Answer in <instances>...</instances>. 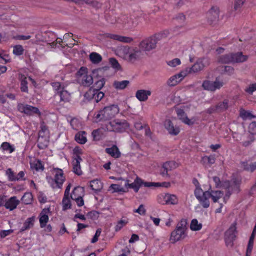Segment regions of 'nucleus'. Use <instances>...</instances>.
Instances as JSON below:
<instances>
[{"label":"nucleus","mask_w":256,"mask_h":256,"mask_svg":"<svg viewBox=\"0 0 256 256\" xmlns=\"http://www.w3.org/2000/svg\"><path fill=\"white\" fill-rule=\"evenodd\" d=\"M254 237V236L251 235L250 238L246 249V256H250L251 254V252L253 248Z\"/></svg>","instance_id":"52"},{"label":"nucleus","mask_w":256,"mask_h":256,"mask_svg":"<svg viewBox=\"0 0 256 256\" xmlns=\"http://www.w3.org/2000/svg\"><path fill=\"white\" fill-rule=\"evenodd\" d=\"M110 188L113 190L112 192H128V190H126V187L123 188L120 185L118 184H112Z\"/></svg>","instance_id":"47"},{"label":"nucleus","mask_w":256,"mask_h":256,"mask_svg":"<svg viewBox=\"0 0 256 256\" xmlns=\"http://www.w3.org/2000/svg\"><path fill=\"white\" fill-rule=\"evenodd\" d=\"M232 63H242L246 62L248 58V55L243 54L241 52L232 53Z\"/></svg>","instance_id":"23"},{"label":"nucleus","mask_w":256,"mask_h":256,"mask_svg":"<svg viewBox=\"0 0 256 256\" xmlns=\"http://www.w3.org/2000/svg\"><path fill=\"white\" fill-rule=\"evenodd\" d=\"M104 36L106 38L124 42L130 43L132 41V38L130 37L122 36L114 34L106 33L104 34Z\"/></svg>","instance_id":"19"},{"label":"nucleus","mask_w":256,"mask_h":256,"mask_svg":"<svg viewBox=\"0 0 256 256\" xmlns=\"http://www.w3.org/2000/svg\"><path fill=\"white\" fill-rule=\"evenodd\" d=\"M240 116L244 120L252 119L256 118V116H254L251 112L244 110H240Z\"/></svg>","instance_id":"48"},{"label":"nucleus","mask_w":256,"mask_h":256,"mask_svg":"<svg viewBox=\"0 0 256 256\" xmlns=\"http://www.w3.org/2000/svg\"><path fill=\"white\" fill-rule=\"evenodd\" d=\"M232 136L236 140H241L242 144L244 147L248 146L254 140V135L246 132H244L243 133L234 132Z\"/></svg>","instance_id":"10"},{"label":"nucleus","mask_w":256,"mask_h":256,"mask_svg":"<svg viewBox=\"0 0 256 256\" xmlns=\"http://www.w3.org/2000/svg\"><path fill=\"white\" fill-rule=\"evenodd\" d=\"M180 60L178 58H174L171 60H170L167 62V64L172 68H174L176 66L180 65Z\"/></svg>","instance_id":"59"},{"label":"nucleus","mask_w":256,"mask_h":256,"mask_svg":"<svg viewBox=\"0 0 256 256\" xmlns=\"http://www.w3.org/2000/svg\"><path fill=\"white\" fill-rule=\"evenodd\" d=\"M18 108L20 112H24L28 115H31L34 114H40V112L37 108L28 104H18Z\"/></svg>","instance_id":"14"},{"label":"nucleus","mask_w":256,"mask_h":256,"mask_svg":"<svg viewBox=\"0 0 256 256\" xmlns=\"http://www.w3.org/2000/svg\"><path fill=\"white\" fill-rule=\"evenodd\" d=\"M6 174L8 176V180L10 181H16V176L11 168H8L6 171Z\"/></svg>","instance_id":"61"},{"label":"nucleus","mask_w":256,"mask_h":256,"mask_svg":"<svg viewBox=\"0 0 256 256\" xmlns=\"http://www.w3.org/2000/svg\"><path fill=\"white\" fill-rule=\"evenodd\" d=\"M109 62L112 66L116 69H119L120 68V65L118 64V60L114 58H110Z\"/></svg>","instance_id":"63"},{"label":"nucleus","mask_w":256,"mask_h":256,"mask_svg":"<svg viewBox=\"0 0 256 256\" xmlns=\"http://www.w3.org/2000/svg\"><path fill=\"white\" fill-rule=\"evenodd\" d=\"M129 125L126 120H115L106 124V129L108 131L120 132L124 131Z\"/></svg>","instance_id":"8"},{"label":"nucleus","mask_w":256,"mask_h":256,"mask_svg":"<svg viewBox=\"0 0 256 256\" xmlns=\"http://www.w3.org/2000/svg\"><path fill=\"white\" fill-rule=\"evenodd\" d=\"M96 90L94 88H90L84 94V97L86 99L88 100H92L94 99Z\"/></svg>","instance_id":"50"},{"label":"nucleus","mask_w":256,"mask_h":256,"mask_svg":"<svg viewBox=\"0 0 256 256\" xmlns=\"http://www.w3.org/2000/svg\"><path fill=\"white\" fill-rule=\"evenodd\" d=\"M104 129L106 130V128H102L93 130L92 132V136L94 140H99L102 138V137L104 136L103 131Z\"/></svg>","instance_id":"41"},{"label":"nucleus","mask_w":256,"mask_h":256,"mask_svg":"<svg viewBox=\"0 0 256 256\" xmlns=\"http://www.w3.org/2000/svg\"><path fill=\"white\" fill-rule=\"evenodd\" d=\"M245 0H234V10L236 11L238 10L243 5Z\"/></svg>","instance_id":"62"},{"label":"nucleus","mask_w":256,"mask_h":256,"mask_svg":"<svg viewBox=\"0 0 256 256\" xmlns=\"http://www.w3.org/2000/svg\"><path fill=\"white\" fill-rule=\"evenodd\" d=\"M245 91L248 94H252L256 91V83L250 84L246 89Z\"/></svg>","instance_id":"60"},{"label":"nucleus","mask_w":256,"mask_h":256,"mask_svg":"<svg viewBox=\"0 0 256 256\" xmlns=\"http://www.w3.org/2000/svg\"><path fill=\"white\" fill-rule=\"evenodd\" d=\"M58 94L60 96V102H67L70 101V94L67 90L64 89L63 90H60Z\"/></svg>","instance_id":"36"},{"label":"nucleus","mask_w":256,"mask_h":256,"mask_svg":"<svg viewBox=\"0 0 256 256\" xmlns=\"http://www.w3.org/2000/svg\"><path fill=\"white\" fill-rule=\"evenodd\" d=\"M106 152L114 158H118L120 156V152L116 146H113L111 148H106Z\"/></svg>","instance_id":"32"},{"label":"nucleus","mask_w":256,"mask_h":256,"mask_svg":"<svg viewBox=\"0 0 256 256\" xmlns=\"http://www.w3.org/2000/svg\"><path fill=\"white\" fill-rule=\"evenodd\" d=\"M220 8L217 6H212L207 12L206 17L208 20L213 22L217 20L219 18Z\"/></svg>","instance_id":"16"},{"label":"nucleus","mask_w":256,"mask_h":256,"mask_svg":"<svg viewBox=\"0 0 256 256\" xmlns=\"http://www.w3.org/2000/svg\"><path fill=\"white\" fill-rule=\"evenodd\" d=\"M19 80L20 82V89L23 92H28V80H30L34 84L35 83L34 80L32 79L30 77L27 78L24 75L20 74L18 76Z\"/></svg>","instance_id":"24"},{"label":"nucleus","mask_w":256,"mask_h":256,"mask_svg":"<svg viewBox=\"0 0 256 256\" xmlns=\"http://www.w3.org/2000/svg\"><path fill=\"white\" fill-rule=\"evenodd\" d=\"M86 132H80L76 134L75 136L76 140L79 144H84L86 142Z\"/></svg>","instance_id":"38"},{"label":"nucleus","mask_w":256,"mask_h":256,"mask_svg":"<svg viewBox=\"0 0 256 256\" xmlns=\"http://www.w3.org/2000/svg\"><path fill=\"white\" fill-rule=\"evenodd\" d=\"M34 222V217L32 216L26 219L24 223L23 226L20 228V232H22L32 228Z\"/></svg>","instance_id":"34"},{"label":"nucleus","mask_w":256,"mask_h":256,"mask_svg":"<svg viewBox=\"0 0 256 256\" xmlns=\"http://www.w3.org/2000/svg\"><path fill=\"white\" fill-rule=\"evenodd\" d=\"M142 56V51L138 48H134L130 52L128 58L130 62H134L135 60L140 58Z\"/></svg>","instance_id":"27"},{"label":"nucleus","mask_w":256,"mask_h":256,"mask_svg":"<svg viewBox=\"0 0 256 256\" xmlns=\"http://www.w3.org/2000/svg\"><path fill=\"white\" fill-rule=\"evenodd\" d=\"M62 209L64 210L69 209V208H70L71 204H70V200L69 198V196L64 195V196L63 198L62 201Z\"/></svg>","instance_id":"46"},{"label":"nucleus","mask_w":256,"mask_h":256,"mask_svg":"<svg viewBox=\"0 0 256 256\" xmlns=\"http://www.w3.org/2000/svg\"><path fill=\"white\" fill-rule=\"evenodd\" d=\"M120 110L117 105L112 104L104 107L95 116L96 122L108 120L119 112Z\"/></svg>","instance_id":"3"},{"label":"nucleus","mask_w":256,"mask_h":256,"mask_svg":"<svg viewBox=\"0 0 256 256\" xmlns=\"http://www.w3.org/2000/svg\"><path fill=\"white\" fill-rule=\"evenodd\" d=\"M128 221L127 220H120L118 221L115 226L116 231L120 230L122 228H123L127 223Z\"/></svg>","instance_id":"57"},{"label":"nucleus","mask_w":256,"mask_h":256,"mask_svg":"<svg viewBox=\"0 0 256 256\" xmlns=\"http://www.w3.org/2000/svg\"><path fill=\"white\" fill-rule=\"evenodd\" d=\"M224 84V82L222 80L216 78L214 82H212V92H214L216 90H220Z\"/></svg>","instance_id":"43"},{"label":"nucleus","mask_w":256,"mask_h":256,"mask_svg":"<svg viewBox=\"0 0 256 256\" xmlns=\"http://www.w3.org/2000/svg\"><path fill=\"white\" fill-rule=\"evenodd\" d=\"M52 172L54 174V178H48V182L54 188H61L65 180L62 170L58 168H54Z\"/></svg>","instance_id":"7"},{"label":"nucleus","mask_w":256,"mask_h":256,"mask_svg":"<svg viewBox=\"0 0 256 256\" xmlns=\"http://www.w3.org/2000/svg\"><path fill=\"white\" fill-rule=\"evenodd\" d=\"M82 161V158L80 156L76 154L74 158V160L72 162L73 166V172L78 176H80L82 174V170H81L80 163Z\"/></svg>","instance_id":"21"},{"label":"nucleus","mask_w":256,"mask_h":256,"mask_svg":"<svg viewBox=\"0 0 256 256\" xmlns=\"http://www.w3.org/2000/svg\"><path fill=\"white\" fill-rule=\"evenodd\" d=\"M95 92L94 100L96 102H98L104 98V94L103 92H100L98 90H96Z\"/></svg>","instance_id":"56"},{"label":"nucleus","mask_w":256,"mask_h":256,"mask_svg":"<svg viewBox=\"0 0 256 256\" xmlns=\"http://www.w3.org/2000/svg\"><path fill=\"white\" fill-rule=\"evenodd\" d=\"M24 49L21 45H16L14 47L13 53L17 56L22 55L23 54Z\"/></svg>","instance_id":"55"},{"label":"nucleus","mask_w":256,"mask_h":256,"mask_svg":"<svg viewBox=\"0 0 256 256\" xmlns=\"http://www.w3.org/2000/svg\"><path fill=\"white\" fill-rule=\"evenodd\" d=\"M229 100H224L222 102H219L216 105L218 112H222L226 110L229 107Z\"/></svg>","instance_id":"33"},{"label":"nucleus","mask_w":256,"mask_h":256,"mask_svg":"<svg viewBox=\"0 0 256 256\" xmlns=\"http://www.w3.org/2000/svg\"><path fill=\"white\" fill-rule=\"evenodd\" d=\"M76 192H84V188L80 186H78L75 188L70 195V198L72 200H74L78 206H82L84 204V201L82 198V196H78V197H76L74 194Z\"/></svg>","instance_id":"20"},{"label":"nucleus","mask_w":256,"mask_h":256,"mask_svg":"<svg viewBox=\"0 0 256 256\" xmlns=\"http://www.w3.org/2000/svg\"><path fill=\"white\" fill-rule=\"evenodd\" d=\"M248 130V132H250L252 135L256 134V122H252L250 124Z\"/></svg>","instance_id":"64"},{"label":"nucleus","mask_w":256,"mask_h":256,"mask_svg":"<svg viewBox=\"0 0 256 256\" xmlns=\"http://www.w3.org/2000/svg\"><path fill=\"white\" fill-rule=\"evenodd\" d=\"M166 204H176L178 203L177 197L174 194H166L163 196Z\"/></svg>","instance_id":"30"},{"label":"nucleus","mask_w":256,"mask_h":256,"mask_svg":"<svg viewBox=\"0 0 256 256\" xmlns=\"http://www.w3.org/2000/svg\"><path fill=\"white\" fill-rule=\"evenodd\" d=\"M78 82L84 86H90L93 83V78L88 74L87 68L82 67L76 74Z\"/></svg>","instance_id":"9"},{"label":"nucleus","mask_w":256,"mask_h":256,"mask_svg":"<svg viewBox=\"0 0 256 256\" xmlns=\"http://www.w3.org/2000/svg\"><path fill=\"white\" fill-rule=\"evenodd\" d=\"M164 126L170 134L176 136L180 132L179 128L174 126L170 120H165Z\"/></svg>","instance_id":"22"},{"label":"nucleus","mask_w":256,"mask_h":256,"mask_svg":"<svg viewBox=\"0 0 256 256\" xmlns=\"http://www.w3.org/2000/svg\"><path fill=\"white\" fill-rule=\"evenodd\" d=\"M90 59L93 64H98L102 61V57L100 54L94 52L90 54Z\"/></svg>","instance_id":"44"},{"label":"nucleus","mask_w":256,"mask_h":256,"mask_svg":"<svg viewBox=\"0 0 256 256\" xmlns=\"http://www.w3.org/2000/svg\"><path fill=\"white\" fill-rule=\"evenodd\" d=\"M90 186L94 192H100L103 188V184L100 180L96 179L90 181Z\"/></svg>","instance_id":"29"},{"label":"nucleus","mask_w":256,"mask_h":256,"mask_svg":"<svg viewBox=\"0 0 256 256\" xmlns=\"http://www.w3.org/2000/svg\"><path fill=\"white\" fill-rule=\"evenodd\" d=\"M52 86L54 90L58 92V94L60 92V90L64 89L65 87L64 84H62L60 82H52Z\"/></svg>","instance_id":"53"},{"label":"nucleus","mask_w":256,"mask_h":256,"mask_svg":"<svg viewBox=\"0 0 256 256\" xmlns=\"http://www.w3.org/2000/svg\"><path fill=\"white\" fill-rule=\"evenodd\" d=\"M176 114L178 118L184 124L188 126H192L194 124L195 119L194 118H188L183 110L178 109L176 110Z\"/></svg>","instance_id":"17"},{"label":"nucleus","mask_w":256,"mask_h":256,"mask_svg":"<svg viewBox=\"0 0 256 256\" xmlns=\"http://www.w3.org/2000/svg\"><path fill=\"white\" fill-rule=\"evenodd\" d=\"M210 198V192L206 191L204 192V194L200 196V198H198L200 201V204L204 208H207L210 206V202L208 198Z\"/></svg>","instance_id":"31"},{"label":"nucleus","mask_w":256,"mask_h":256,"mask_svg":"<svg viewBox=\"0 0 256 256\" xmlns=\"http://www.w3.org/2000/svg\"><path fill=\"white\" fill-rule=\"evenodd\" d=\"M1 148L4 150H8L10 153H12L14 150V148L12 146L7 142H3L1 145Z\"/></svg>","instance_id":"58"},{"label":"nucleus","mask_w":256,"mask_h":256,"mask_svg":"<svg viewBox=\"0 0 256 256\" xmlns=\"http://www.w3.org/2000/svg\"><path fill=\"white\" fill-rule=\"evenodd\" d=\"M236 223L234 222L229 228L226 232L224 234V240L226 244L228 247L232 248L234 245V240L236 238Z\"/></svg>","instance_id":"11"},{"label":"nucleus","mask_w":256,"mask_h":256,"mask_svg":"<svg viewBox=\"0 0 256 256\" xmlns=\"http://www.w3.org/2000/svg\"><path fill=\"white\" fill-rule=\"evenodd\" d=\"M228 186L224 188L226 194L224 197V200L225 202L228 200L232 193L238 194L240 191V186L242 184V178L240 176L237 175H232L230 181L228 180Z\"/></svg>","instance_id":"4"},{"label":"nucleus","mask_w":256,"mask_h":256,"mask_svg":"<svg viewBox=\"0 0 256 256\" xmlns=\"http://www.w3.org/2000/svg\"><path fill=\"white\" fill-rule=\"evenodd\" d=\"M202 87L205 90L212 92V82L210 80H204L202 84Z\"/></svg>","instance_id":"54"},{"label":"nucleus","mask_w":256,"mask_h":256,"mask_svg":"<svg viewBox=\"0 0 256 256\" xmlns=\"http://www.w3.org/2000/svg\"><path fill=\"white\" fill-rule=\"evenodd\" d=\"M252 158L248 160H242L240 162V167L244 170L252 172L256 170V161L252 162Z\"/></svg>","instance_id":"13"},{"label":"nucleus","mask_w":256,"mask_h":256,"mask_svg":"<svg viewBox=\"0 0 256 256\" xmlns=\"http://www.w3.org/2000/svg\"><path fill=\"white\" fill-rule=\"evenodd\" d=\"M178 164L174 161L166 162L162 165L160 174L164 177L169 178L168 172L176 168Z\"/></svg>","instance_id":"12"},{"label":"nucleus","mask_w":256,"mask_h":256,"mask_svg":"<svg viewBox=\"0 0 256 256\" xmlns=\"http://www.w3.org/2000/svg\"><path fill=\"white\" fill-rule=\"evenodd\" d=\"M31 167L34 168L36 170H43L44 166L41 162L38 160H36L32 162H30Z\"/></svg>","instance_id":"51"},{"label":"nucleus","mask_w":256,"mask_h":256,"mask_svg":"<svg viewBox=\"0 0 256 256\" xmlns=\"http://www.w3.org/2000/svg\"><path fill=\"white\" fill-rule=\"evenodd\" d=\"M50 212L49 208H44L40 214V226L43 228L46 226V223L48 221V214Z\"/></svg>","instance_id":"26"},{"label":"nucleus","mask_w":256,"mask_h":256,"mask_svg":"<svg viewBox=\"0 0 256 256\" xmlns=\"http://www.w3.org/2000/svg\"><path fill=\"white\" fill-rule=\"evenodd\" d=\"M232 53L224 54L219 56L218 61L222 64L232 63Z\"/></svg>","instance_id":"37"},{"label":"nucleus","mask_w":256,"mask_h":256,"mask_svg":"<svg viewBox=\"0 0 256 256\" xmlns=\"http://www.w3.org/2000/svg\"><path fill=\"white\" fill-rule=\"evenodd\" d=\"M202 228V224L199 223L196 219H193L190 223V228L192 230L197 231Z\"/></svg>","instance_id":"45"},{"label":"nucleus","mask_w":256,"mask_h":256,"mask_svg":"<svg viewBox=\"0 0 256 256\" xmlns=\"http://www.w3.org/2000/svg\"><path fill=\"white\" fill-rule=\"evenodd\" d=\"M19 203L20 201L16 199V197L12 196L6 202L4 206L6 208L12 210L16 208Z\"/></svg>","instance_id":"28"},{"label":"nucleus","mask_w":256,"mask_h":256,"mask_svg":"<svg viewBox=\"0 0 256 256\" xmlns=\"http://www.w3.org/2000/svg\"><path fill=\"white\" fill-rule=\"evenodd\" d=\"M210 64L208 58H199L191 67L186 68L185 72L186 74H198L203 70L206 67L208 66Z\"/></svg>","instance_id":"5"},{"label":"nucleus","mask_w":256,"mask_h":256,"mask_svg":"<svg viewBox=\"0 0 256 256\" xmlns=\"http://www.w3.org/2000/svg\"><path fill=\"white\" fill-rule=\"evenodd\" d=\"M169 34L168 30H162L142 40L140 44V46L142 50L150 52L155 49L158 42L167 38Z\"/></svg>","instance_id":"1"},{"label":"nucleus","mask_w":256,"mask_h":256,"mask_svg":"<svg viewBox=\"0 0 256 256\" xmlns=\"http://www.w3.org/2000/svg\"><path fill=\"white\" fill-rule=\"evenodd\" d=\"M106 83V80L104 78L100 76L98 78V80H96L94 84V88L96 90H100L104 86Z\"/></svg>","instance_id":"42"},{"label":"nucleus","mask_w":256,"mask_h":256,"mask_svg":"<svg viewBox=\"0 0 256 256\" xmlns=\"http://www.w3.org/2000/svg\"><path fill=\"white\" fill-rule=\"evenodd\" d=\"M124 185L126 190H128V188H130L133 189L136 192H138L140 187L142 186V180L136 176L134 182L131 184L129 183L128 180H124Z\"/></svg>","instance_id":"15"},{"label":"nucleus","mask_w":256,"mask_h":256,"mask_svg":"<svg viewBox=\"0 0 256 256\" xmlns=\"http://www.w3.org/2000/svg\"><path fill=\"white\" fill-rule=\"evenodd\" d=\"M128 80H124L122 81H115L114 82V86L116 89L123 90L129 84Z\"/></svg>","instance_id":"40"},{"label":"nucleus","mask_w":256,"mask_h":256,"mask_svg":"<svg viewBox=\"0 0 256 256\" xmlns=\"http://www.w3.org/2000/svg\"><path fill=\"white\" fill-rule=\"evenodd\" d=\"M186 72H181L171 76L167 81L166 84L169 86H174L180 82L186 76Z\"/></svg>","instance_id":"18"},{"label":"nucleus","mask_w":256,"mask_h":256,"mask_svg":"<svg viewBox=\"0 0 256 256\" xmlns=\"http://www.w3.org/2000/svg\"><path fill=\"white\" fill-rule=\"evenodd\" d=\"M212 178L216 188L224 189L228 186V180L220 181L218 176H214Z\"/></svg>","instance_id":"35"},{"label":"nucleus","mask_w":256,"mask_h":256,"mask_svg":"<svg viewBox=\"0 0 256 256\" xmlns=\"http://www.w3.org/2000/svg\"><path fill=\"white\" fill-rule=\"evenodd\" d=\"M187 220L186 219H182L178 223L176 228L171 232L170 238V242L174 244L187 236Z\"/></svg>","instance_id":"2"},{"label":"nucleus","mask_w":256,"mask_h":256,"mask_svg":"<svg viewBox=\"0 0 256 256\" xmlns=\"http://www.w3.org/2000/svg\"><path fill=\"white\" fill-rule=\"evenodd\" d=\"M113 24H116L125 29L130 30L136 27L138 24V20L137 18H130L122 16L118 17Z\"/></svg>","instance_id":"6"},{"label":"nucleus","mask_w":256,"mask_h":256,"mask_svg":"<svg viewBox=\"0 0 256 256\" xmlns=\"http://www.w3.org/2000/svg\"><path fill=\"white\" fill-rule=\"evenodd\" d=\"M32 193L26 192L22 198V202L26 204H30L32 202Z\"/></svg>","instance_id":"49"},{"label":"nucleus","mask_w":256,"mask_h":256,"mask_svg":"<svg viewBox=\"0 0 256 256\" xmlns=\"http://www.w3.org/2000/svg\"><path fill=\"white\" fill-rule=\"evenodd\" d=\"M210 198H212L214 202H217L219 198H222L224 193L222 192L220 190H212L210 192Z\"/></svg>","instance_id":"39"},{"label":"nucleus","mask_w":256,"mask_h":256,"mask_svg":"<svg viewBox=\"0 0 256 256\" xmlns=\"http://www.w3.org/2000/svg\"><path fill=\"white\" fill-rule=\"evenodd\" d=\"M151 94L152 92L150 90H139L136 92V97L140 102H145L148 99Z\"/></svg>","instance_id":"25"}]
</instances>
